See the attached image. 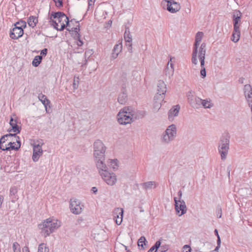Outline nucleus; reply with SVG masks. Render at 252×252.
<instances>
[{
  "label": "nucleus",
  "mask_w": 252,
  "mask_h": 252,
  "mask_svg": "<svg viewBox=\"0 0 252 252\" xmlns=\"http://www.w3.org/2000/svg\"><path fill=\"white\" fill-rule=\"evenodd\" d=\"M20 147V138L16 134H7L0 139V149L2 151L18 150Z\"/></svg>",
  "instance_id": "obj_1"
},
{
  "label": "nucleus",
  "mask_w": 252,
  "mask_h": 252,
  "mask_svg": "<svg viewBox=\"0 0 252 252\" xmlns=\"http://www.w3.org/2000/svg\"><path fill=\"white\" fill-rule=\"evenodd\" d=\"M74 19L70 20L72 22ZM69 18L63 12H52L50 17L49 22L51 26L57 31H62L69 26Z\"/></svg>",
  "instance_id": "obj_2"
},
{
  "label": "nucleus",
  "mask_w": 252,
  "mask_h": 252,
  "mask_svg": "<svg viewBox=\"0 0 252 252\" xmlns=\"http://www.w3.org/2000/svg\"><path fill=\"white\" fill-rule=\"evenodd\" d=\"M94 158L97 168L105 166V152L106 147L99 139L96 140L93 144Z\"/></svg>",
  "instance_id": "obj_3"
},
{
  "label": "nucleus",
  "mask_w": 252,
  "mask_h": 252,
  "mask_svg": "<svg viewBox=\"0 0 252 252\" xmlns=\"http://www.w3.org/2000/svg\"><path fill=\"white\" fill-rule=\"evenodd\" d=\"M38 226L39 229L41 230L42 235L46 237L60 226V222H58V220H54L51 218H48L42 223L38 224Z\"/></svg>",
  "instance_id": "obj_4"
},
{
  "label": "nucleus",
  "mask_w": 252,
  "mask_h": 252,
  "mask_svg": "<svg viewBox=\"0 0 252 252\" xmlns=\"http://www.w3.org/2000/svg\"><path fill=\"white\" fill-rule=\"evenodd\" d=\"M134 111L131 107H125L120 110L117 115V120L121 125L130 124L132 122Z\"/></svg>",
  "instance_id": "obj_5"
},
{
  "label": "nucleus",
  "mask_w": 252,
  "mask_h": 252,
  "mask_svg": "<svg viewBox=\"0 0 252 252\" xmlns=\"http://www.w3.org/2000/svg\"><path fill=\"white\" fill-rule=\"evenodd\" d=\"M157 88L158 92L154 96V108L156 110L159 109L161 106V102L163 101L166 92V86L163 81H158Z\"/></svg>",
  "instance_id": "obj_6"
},
{
  "label": "nucleus",
  "mask_w": 252,
  "mask_h": 252,
  "mask_svg": "<svg viewBox=\"0 0 252 252\" xmlns=\"http://www.w3.org/2000/svg\"><path fill=\"white\" fill-rule=\"evenodd\" d=\"M229 143L230 136L228 133L224 134L220 137L218 143V151L222 160L226 158L229 149Z\"/></svg>",
  "instance_id": "obj_7"
},
{
  "label": "nucleus",
  "mask_w": 252,
  "mask_h": 252,
  "mask_svg": "<svg viewBox=\"0 0 252 252\" xmlns=\"http://www.w3.org/2000/svg\"><path fill=\"white\" fill-rule=\"evenodd\" d=\"M103 166L104 167L97 168L99 174L107 185L111 186L114 185L117 181L116 174L113 172H109L106 164Z\"/></svg>",
  "instance_id": "obj_8"
},
{
  "label": "nucleus",
  "mask_w": 252,
  "mask_h": 252,
  "mask_svg": "<svg viewBox=\"0 0 252 252\" xmlns=\"http://www.w3.org/2000/svg\"><path fill=\"white\" fill-rule=\"evenodd\" d=\"M177 134V128L175 125L172 124L167 128L163 133L162 136V142L168 144L173 141Z\"/></svg>",
  "instance_id": "obj_9"
},
{
  "label": "nucleus",
  "mask_w": 252,
  "mask_h": 252,
  "mask_svg": "<svg viewBox=\"0 0 252 252\" xmlns=\"http://www.w3.org/2000/svg\"><path fill=\"white\" fill-rule=\"evenodd\" d=\"M19 22H17L15 24V27L13 28L12 30L10 31V37L13 39H18L21 37L24 34L23 28L26 27V23L24 21H22L20 26H17L19 25Z\"/></svg>",
  "instance_id": "obj_10"
},
{
  "label": "nucleus",
  "mask_w": 252,
  "mask_h": 252,
  "mask_svg": "<svg viewBox=\"0 0 252 252\" xmlns=\"http://www.w3.org/2000/svg\"><path fill=\"white\" fill-rule=\"evenodd\" d=\"M69 202V208L72 213L75 215L81 213L84 205L81 204L79 200L76 198H71Z\"/></svg>",
  "instance_id": "obj_11"
},
{
  "label": "nucleus",
  "mask_w": 252,
  "mask_h": 252,
  "mask_svg": "<svg viewBox=\"0 0 252 252\" xmlns=\"http://www.w3.org/2000/svg\"><path fill=\"white\" fill-rule=\"evenodd\" d=\"M188 101L190 105L193 108H198L201 105V99L193 95L191 91L187 93Z\"/></svg>",
  "instance_id": "obj_12"
},
{
  "label": "nucleus",
  "mask_w": 252,
  "mask_h": 252,
  "mask_svg": "<svg viewBox=\"0 0 252 252\" xmlns=\"http://www.w3.org/2000/svg\"><path fill=\"white\" fill-rule=\"evenodd\" d=\"M167 2V10L171 13H175L181 9L180 4L174 0H163L162 2Z\"/></svg>",
  "instance_id": "obj_13"
},
{
  "label": "nucleus",
  "mask_w": 252,
  "mask_h": 252,
  "mask_svg": "<svg viewBox=\"0 0 252 252\" xmlns=\"http://www.w3.org/2000/svg\"><path fill=\"white\" fill-rule=\"evenodd\" d=\"M174 200L175 202V208L176 212L177 213H179L181 211V213L179 216H182L185 214L187 210L185 202L183 200H178L176 197L174 198Z\"/></svg>",
  "instance_id": "obj_14"
},
{
  "label": "nucleus",
  "mask_w": 252,
  "mask_h": 252,
  "mask_svg": "<svg viewBox=\"0 0 252 252\" xmlns=\"http://www.w3.org/2000/svg\"><path fill=\"white\" fill-rule=\"evenodd\" d=\"M206 51V44L202 43L198 51V58L200 62L201 68L205 67V59Z\"/></svg>",
  "instance_id": "obj_15"
},
{
  "label": "nucleus",
  "mask_w": 252,
  "mask_h": 252,
  "mask_svg": "<svg viewBox=\"0 0 252 252\" xmlns=\"http://www.w3.org/2000/svg\"><path fill=\"white\" fill-rule=\"evenodd\" d=\"M242 16V13L239 10H235L233 13L232 19L233 22L234 28L236 30L237 29H240L241 18Z\"/></svg>",
  "instance_id": "obj_16"
},
{
  "label": "nucleus",
  "mask_w": 252,
  "mask_h": 252,
  "mask_svg": "<svg viewBox=\"0 0 252 252\" xmlns=\"http://www.w3.org/2000/svg\"><path fill=\"white\" fill-rule=\"evenodd\" d=\"M124 210L121 208H117L113 211V217L117 224L120 225L122 222Z\"/></svg>",
  "instance_id": "obj_17"
},
{
  "label": "nucleus",
  "mask_w": 252,
  "mask_h": 252,
  "mask_svg": "<svg viewBox=\"0 0 252 252\" xmlns=\"http://www.w3.org/2000/svg\"><path fill=\"white\" fill-rule=\"evenodd\" d=\"M43 150L41 146L39 144L34 146L33 148V154L32 159L34 162H36L40 157L42 155Z\"/></svg>",
  "instance_id": "obj_18"
},
{
  "label": "nucleus",
  "mask_w": 252,
  "mask_h": 252,
  "mask_svg": "<svg viewBox=\"0 0 252 252\" xmlns=\"http://www.w3.org/2000/svg\"><path fill=\"white\" fill-rule=\"evenodd\" d=\"M123 86V89H121V93L119 94L118 98V101L121 104H125L127 100V95L126 93V85Z\"/></svg>",
  "instance_id": "obj_19"
},
{
  "label": "nucleus",
  "mask_w": 252,
  "mask_h": 252,
  "mask_svg": "<svg viewBox=\"0 0 252 252\" xmlns=\"http://www.w3.org/2000/svg\"><path fill=\"white\" fill-rule=\"evenodd\" d=\"M9 124L12 127V129H9L8 131H13L15 132V134L17 135V133H19L21 132V127L17 125V120L14 119L13 118H11Z\"/></svg>",
  "instance_id": "obj_20"
},
{
  "label": "nucleus",
  "mask_w": 252,
  "mask_h": 252,
  "mask_svg": "<svg viewBox=\"0 0 252 252\" xmlns=\"http://www.w3.org/2000/svg\"><path fill=\"white\" fill-rule=\"evenodd\" d=\"M200 44V42L197 41H195L193 48V51L192 53V58H191V62L194 64H197V52H198V47Z\"/></svg>",
  "instance_id": "obj_21"
},
{
  "label": "nucleus",
  "mask_w": 252,
  "mask_h": 252,
  "mask_svg": "<svg viewBox=\"0 0 252 252\" xmlns=\"http://www.w3.org/2000/svg\"><path fill=\"white\" fill-rule=\"evenodd\" d=\"M180 107L179 105H176L173 106L168 112V119L172 121L174 119V117L178 116Z\"/></svg>",
  "instance_id": "obj_22"
},
{
  "label": "nucleus",
  "mask_w": 252,
  "mask_h": 252,
  "mask_svg": "<svg viewBox=\"0 0 252 252\" xmlns=\"http://www.w3.org/2000/svg\"><path fill=\"white\" fill-rule=\"evenodd\" d=\"M122 50V43H118L115 45L113 50L112 53L111 54V59H116L119 53L121 52Z\"/></svg>",
  "instance_id": "obj_23"
},
{
  "label": "nucleus",
  "mask_w": 252,
  "mask_h": 252,
  "mask_svg": "<svg viewBox=\"0 0 252 252\" xmlns=\"http://www.w3.org/2000/svg\"><path fill=\"white\" fill-rule=\"evenodd\" d=\"M158 184L155 181H149L141 184L144 189L147 190L149 189H155L158 186Z\"/></svg>",
  "instance_id": "obj_24"
},
{
  "label": "nucleus",
  "mask_w": 252,
  "mask_h": 252,
  "mask_svg": "<svg viewBox=\"0 0 252 252\" xmlns=\"http://www.w3.org/2000/svg\"><path fill=\"white\" fill-rule=\"evenodd\" d=\"M66 30L72 34V36H73L74 38L77 39L79 38L80 34L79 32L80 31V26L79 25H77L75 28H72L71 29L69 28H66Z\"/></svg>",
  "instance_id": "obj_25"
},
{
  "label": "nucleus",
  "mask_w": 252,
  "mask_h": 252,
  "mask_svg": "<svg viewBox=\"0 0 252 252\" xmlns=\"http://www.w3.org/2000/svg\"><path fill=\"white\" fill-rule=\"evenodd\" d=\"M124 39L126 43H130V42H132V36L130 34L129 28L127 26H126L125 27Z\"/></svg>",
  "instance_id": "obj_26"
},
{
  "label": "nucleus",
  "mask_w": 252,
  "mask_h": 252,
  "mask_svg": "<svg viewBox=\"0 0 252 252\" xmlns=\"http://www.w3.org/2000/svg\"><path fill=\"white\" fill-rule=\"evenodd\" d=\"M240 37V31L239 29H235L234 28L233 33L232 35L231 40L234 42H238Z\"/></svg>",
  "instance_id": "obj_27"
},
{
  "label": "nucleus",
  "mask_w": 252,
  "mask_h": 252,
  "mask_svg": "<svg viewBox=\"0 0 252 252\" xmlns=\"http://www.w3.org/2000/svg\"><path fill=\"white\" fill-rule=\"evenodd\" d=\"M38 22L37 18L35 16H31L28 19V23L32 28H34Z\"/></svg>",
  "instance_id": "obj_28"
},
{
  "label": "nucleus",
  "mask_w": 252,
  "mask_h": 252,
  "mask_svg": "<svg viewBox=\"0 0 252 252\" xmlns=\"http://www.w3.org/2000/svg\"><path fill=\"white\" fill-rule=\"evenodd\" d=\"M38 99L39 100L41 101L42 104L44 105V106L47 108V106L50 104V101L47 99V97L43 94H40L38 95Z\"/></svg>",
  "instance_id": "obj_29"
},
{
  "label": "nucleus",
  "mask_w": 252,
  "mask_h": 252,
  "mask_svg": "<svg viewBox=\"0 0 252 252\" xmlns=\"http://www.w3.org/2000/svg\"><path fill=\"white\" fill-rule=\"evenodd\" d=\"M147 114V113L144 110H139L136 112L135 115H134L133 119H139L144 118Z\"/></svg>",
  "instance_id": "obj_30"
},
{
  "label": "nucleus",
  "mask_w": 252,
  "mask_h": 252,
  "mask_svg": "<svg viewBox=\"0 0 252 252\" xmlns=\"http://www.w3.org/2000/svg\"><path fill=\"white\" fill-rule=\"evenodd\" d=\"M42 59V56H35L32 62V65L34 67L38 66L41 62Z\"/></svg>",
  "instance_id": "obj_31"
},
{
  "label": "nucleus",
  "mask_w": 252,
  "mask_h": 252,
  "mask_svg": "<svg viewBox=\"0 0 252 252\" xmlns=\"http://www.w3.org/2000/svg\"><path fill=\"white\" fill-rule=\"evenodd\" d=\"M127 82V74L125 72H123L121 76L120 77V79L119 81V83L122 85V89H123V86L125 87L124 84H125L126 86V83Z\"/></svg>",
  "instance_id": "obj_32"
},
{
  "label": "nucleus",
  "mask_w": 252,
  "mask_h": 252,
  "mask_svg": "<svg viewBox=\"0 0 252 252\" xmlns=\"http://www.w3.org/2000/svg\"><path fill=\"white\" fill-rule=\"evenodd\" d=\"M147 241L144 236H141L138 241V246L141 247L142 249H144V244L145 245Z\"/></svg>",
  "instance_id": "obj_33"
},
{
  "label": "nucleus",
  "mask_w": 252,
  "mask_h": 252,
  "mask_svg": "<svg viewBox=\"0 0 252 252\" xmlns=\"http://www.w3.org/2000/svg\"><path fill=\"white\" fill-rule=\"evenodd\" d=\"M37 252H49V249L44 243H41L38 246Z\"/></svg>",
  "instance_id": "obj_34"
},
{
  "label": "nucleus",
  "mask_w": 252,
  "mask_h": 252,
  "mask_svg": "<svg viewBox=\"0 0 252 252\" xmlns=\"http://www.w3.org/2000/svg\"><path fill=\"white\" fill-rule=\"evenodd\" d=\"M201 105H202L205 108H210L212 107V105L210 103V102L201 99Z\"/></svg>",
  "instance_id": "obj_35"
},
{
  "label": "nucleus",
  "mask_w": 252,
  "mask_h": 252,
  "mask_svg": "<svg viewBox=\"0 0 252 252\" xmlns=\"http://www.w3.org/2000/svg\"><path fill=\"white\" fill-rule=\"evenodd\" d=\"M12 248L14 252H20V247L19 244L15 242L13 244Z\"/></svg>",
  "instance_id": "obj_36"
},
{
  "label": "nucleus",
  "mask_w": 252,
  "mask_h": 252,
  "mask_svg": "<svg viewBox=\"0 0 252 252\" xmlns=\"http://www.w3.org/2000/svg\"><path fill=\"white\" fill-rule=\"evenodd\" d=\"M203 36V33L201 32H198L196 33L195 35V41H197L199 42H201L202 38Z\"/></svg>",
  "instance_id": "obj_37"
},
{
  "label": "nucleus",
  "mask_w": 252,
  "mask_h": 252,
  "mask_svg": "<svg viewBox=\"0 0 252 252\" xmlns=\"http://www.w3.org/2000/svg\"><path fill=\"white\" fill-rule=\"evenodd\" d=\"M79 82V78L78 77H74L73 83V87L74 89H77L78 87Z\"/></svg>",
  "instance_id": "obj_38"
},
{
  "label": "nucleus",
  "mask_w": 252,
  "mask_h": 252,
  "mask_svg": "<svg viewBox=\"0 0 252 252\" xmlns=\"http://www.w3.org/2000/svg\"><path fill=\"white\" fill-rule=\"evenodd\" d=\"M183 252H191V248L189 245H186L183 247Z\"/></svg>",
  "instance_id": "obj_39"
},
{
  "label": "nucleus",
  "mask_w": 252,
  "mask_h": 252,
  "mask_svg": "<svg viewBox=\"0 0 252 252\" xmlns=\"http://www.w3.org/2000/svg\"><path fill=\"white\" fill-rule=\"evenodd\" d=\"M200 75L202 78H204L206 76V71L205 67L201 68Z\"/></svg>",
  "instance_id": "obj_40"
},
{
  "label": "nucleus",
  "mask_w": 252,
  "mask_h": 252,
  "mask_svg": "<svg viewBox=\"0 0 252 252\" xmlns=\"http://www.w3.org/2000/svg\"><path fill=\"white\" fill-rule=\"evenodd\" d=\"M17 192V188L15 187H13L10 188V194L11 195H14Z\"/></svg>",
  "instance_id": "obj_41"
},
{
  "label": "nucleus",
  "mask_w": 252,
  "mask_h": 252,
  "mask_svg": "<svg viewBox=\"0 0 252 252\" xmlns=\"http://www.w3.org/2000/svg\"><path fill=\"white\" fill-rule=\"evenodd\" d=\"M161 244V242L160 241H157L155 245L152 246V248H154V250L156 251L159 247Z\"/></svg>",
  "instance_id": "obj_42"
},
{
  "label": "nucleus",
  "mask_w": 252,
  "mask_h": 252,
  "mask_svg": "<svg viewBox=\"0 0 252 252\" xmlns=\"http://www.w3.org/2000/svg\"><path fill=\"white\" fill-rule=\"evenodd\" d=\"M217 211V217L218 218H220L221 217V208L220 206H218Z\"/></svg>",
  "instance_id": "obj_43"
},
{
  "label": "nucleus",
  "mask_w": 252,
  "mask_h": 252,
  "mask_svg": "<svg viewBox=\"0 0 252 252\" xmlns=\"http://www.w3.org/2000/svg\"><path fill=\"white\" fill-rule=\"evenodd\" d=\"M56 3V5L57 7H61L63 6L62 0H53Z\"/></svg>",
  "instance_id": "obj_44"
},
{
  "label": "nucleus",
  "mask_w": 252,
  "mask_h": 252,
  "mask_svg": "<svg viewBox=\"0 0 252 252\" xmlns=\"http://www.w3.org/2000/svg\"><path fill=\"white\" fill-rule=\"evenodd\" d=\"M111 165H112V164H114V165H115L116 167H115L114 166H113V169H117V167H118V160L117 159H113V160H112L111 161Z\"/></svg>",
  "instance_id": "obj_45"
},
{
  "label": "nucleus",
  "mask_w": 252,
  "mask_h": 252,
  "mask_svg": "<svg viewBox=\"0 0 252 252\" xmlns=\"http://www.w3.org/2000/svg\"><path fill=\"white\" fill-rule=\"evenodd\" d=\"M126 45L127 46V50L130 53H132V42H130V43H126Z\"/></svg>",
  "instance_id": "obj_46"
},
{
  "label": "nucleus",
  "mask_w": 252,
  "mask_h": 252,
  "mask_svg": "<svg viewBox=\"0 0 252 252\" xmlns=\"http://www.w3.org/2000/svg\"><path fill=\"white\" fill-rule=\"evenodd\" d=\"M168 250L166 246H162L159 250V252H165Z\"/></svg>",
  "instance_id": "obj_47"
},
{
  "label": "nucleus",
  "mask_w": 252,
  "mask_h": 252,
  "mask_svg": "<svg viewBox=\"0 0 252 252\" xmlns=\"http://www.w3.org/2000/svg\"><path fill=\"white\" fill-rule=\"evenodd\" d=\"M48 50L47 48H44V49L42 50L40 52V56H46L47 54Z\"/></svg>",
  "instance_id": "obj_48"
},
{
  "label": "nucleus",
  "mask_w": 252,
  "mask_h": 252,
  "mask_svg": "<svg viewBox=\"0 0 252 252\" xmlns=\"http://www.w3.org/2000/svg\"><path fill=\"white\" fill-rule=\"evenodd\" d=\"M77 40V45L79 46H81L83 44V41L80 39V35H79V38L76 39Z\"/></svg>",
  "instance_id": "obj_49"
},
{
  "label": "nucleus",
  "mask_w": 252,
  "mask_h": 252,
  "mask_svg": "<svg viewBox=\"0 0 252 252\" xmlns=\"http://www.w3.org/2000/svg\"><path fill=\"white\" fill-rule=\"evenodd\" d=\"M83 221V219L81 217H80L77 220L76 224H80Z\"/></svg>",
  "instance_id": "obj_50"
},
{
  "label": "nucleus",
  "mask_w": 252,
  "mask_h": 252,
  "mask_svg": "<svg viewBox=\"0 0 252 252\" xmlns=\"http://www.w3.org/2000/svg\"><path fill=\"white\" fill-rule=\"evenodd\" d=\"M16 139H18L17 138H16ZM16 144H17V141H16V142H10L8 144V146H16Z\"/></svg>",
  "instance_id": "obj_51"
},
{
  "label": "nucleus",
  "mask_w": 252,
  "mask_h": 252,
  "mask_svg": "<svg viewBox=\"0 0 252 252\" xmlns=\"http://www.w3.org/2000/svg\"><path fill=\"white\" fill-rule=\"evenodd\" d=\"M3 201V197L2 195H0V209L1 207Z\"/></svg>",
  "instance_id": "obj_52"
},
{
  "label": "nucleus",
  "mask_w": 252,
  "mask_h": 252,
  "mask_svg": "<svg viewBox=\"0 0 252 252\" xmlns=\"http://www.w3.org/2000/svg\"><path fill=\"white\" fill-rule=\"evenodd\" d=\"M217 245L220 246L221 240H220V236H218V237H217Z\"/></svg>",
  "instance_id": "obj_53"
},
{
  "label": "nucleus",
  "mask_w": 252,
  "mask_h": 252,
  "mask_svg": "<svg viewBox=\"0 0 252 252\" xmlns=\"http://www.w3.org/2000/svg\"><path fill=\"white\" fill-rule=\"evenodd\" d=\"M92 54V51H86L85 52V58L87 57V56L89 55H91Z\"/></svg>",
  "instance_id": "obj_54"
},
{
  "label": "nucleus",
  "mask_w": 252,
  "mask_h": 252,
  "mask_svg": "<svg viewBox=\"0 0 252 252\" xmlns=\"http://www.w3.org/2000/svg\"><path fill=\"white\" fill-rule=\"evenodd\" d=\"M178 195L179 196V200H181V199L182 195V191L181 190H180L178 191Z\"/></svg>",
  "instance_id": "obj_55"
},
{
  "label": "nucleus",
  "mask_w": 252,
  "mask_h": 252,
  "mask_svg": "<svg viewBox=\"0 0 252 252\" xmlns=\"http://www.w3.org/2000/svg\"><path fill=\"white\" fill-rule=\"evenodd\" d=\"M95 0H89L88 4L89 6H91L92 5H93L94 3Z\"/></svg>",
  "instance_id": "obj_56"
},
{
  "label": "nucleus",
  "mask_w": 252,
  "mask_h": 252,
  "mask_svg": "<svg viewBox=\"0 0 252 252\" xmlns=\"http://www.w3.org/2000/svg\"><path fill=\"white\" fill-rule=\"evenodd\" d=\"M91 190L93 192V193H95L97 191V189L96 187H93Z\"/></svg>",
  "instance_id": "obj_57"
},
{
  "label": "nucleus",
  "mask_w": 252,
  "mask_h": 252,
  "mask_svg": "<svg viewBox=\"0 0 252 252\" xmlns=\"http://www.w3.org/2000/svg\"><path fill=\"white\" fill-rule=\"evenodd\" d=\"M148 252H156V251L154 250V248H152V247L148 251Z\"/></svg>",
  "instance_id": "obj_58"
},
{
  "label": "nucleus",
  "mask_w": 252,
  "mask_h": 252,
  "mask_svg": "<svg viewBox=\"0 0 252 252\" xmlns=\"http://www.w3.org/2000/svg\"><path fill=\"white\" fill-rule=\"evenodd\" d=\"M214 232H215V234H216V235L217 236V237H218V236H219V235L218 231L217 229H215Z\"/></svg>",
  "instance_id": "obj_59"
},
{
  "label": "nucleus",
  "mask_w": 252,
  "mask_h": 252,
  "mask_svg": "<svg viewBox=\"0 0 252 252\" xmlns=\"http://www.w3.org/2000/svg\"><path fill=\"white\" fill-rule=\"evenodd\" d=\"M170 66H171V68H172V70H171V71H172V73H173V72H174L173 64V63H170Z\"/></svg>",
  "instance_id": "obj_60"
},
{
  "label": "nucleus",
  "mask_w": 252,
  "mask_h": 252,
  "mask_svg": "<svg viewBox=\"0 0 252 252\" xmlns=\"http://www.w3.org/2000/svg\"><path fill=\"white\" fill-rule=\"evenodd\" d=\"M220 248V246L217 245V246L216 247V248H215L214 251L218 252V250Z\"/></svg>",
  "instance_id": "obj_61"
},
{
  "label": "nucleus",
  "mask_w": 252,
  "mask_h": 252,
  "mask_svg": "<svg viewBox=\"0 0 252 252\" xmlns=\"http://www.w3.org/2000/svg\"><path fill=\"white\" fill-rule=\"evenodd\" d=\"M5 138L6 137H4V138L2 140V141H3V143L5 142V140H6Z\"/></svg>",
  "instance_id": "obj_62"
},
{
  "label": "nucleus",
  "mask_w": 252,
  "mask_h": 252,
  "mask_svg": "<svg viewBox=\"0 0 252 252\" xmlns=\"http://www.w3.org/2000/svg\"><path fill=\"white\" fill-rule=\"evenodd\" d=\"M126 252H131L129 250H128V251H127Z\"/></svg>",
  "instance_id": "obj_63"
},
{
  "label": "nucleus",
  "mask_w": 252,
  "mask_h": 252,
  "mask_svg": "<svg viewBox=\"0 0 252 252\" xmlns=\"http://www.w3.org/2000/svg\"><path fill=\"white\" fill-rule=\"evenodd\" d=\"M166 72H167V71H166V70H165V74L166 75H167V73Z\"/></svg>",
  "instance_id": "obj_64"
}]
</instances>
